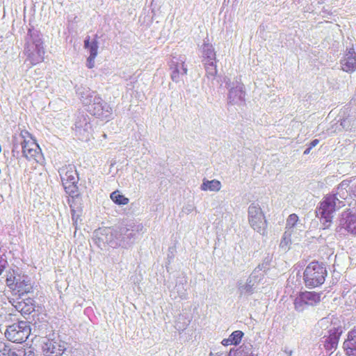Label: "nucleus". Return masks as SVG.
<instances>
[{
	"label": "nucleus",
	"instance_id": "1",
	"mask_svg": "<svg viewBox=\"0 0 356 356\" xmlns=\"http://www.w3.org/2000/svg\"><path fill=\"white\" fill-rule=\"evenodd\" d=\"M327 276L326 267L323 263L311 262L305 268L303 280L307 288L313 289L322 285Z\"/></svg>",
	"mask_w": 356,
	"mask_h": 356
},
{
	"label": "nucleus",
	"instance_id": "2",
	"mask_svg": "<svg viewBox=\"0 0 356 356\" xmlns=\"http://www.w3.org/2000/svg\"><path fill=\"white\" fill-rule=\"evenodd\" d=\"M59 174L65 192L72 197L76 195L78 177L75 166L72 164L63 166Z\"/></svg>",
	"mask_w": 356,
	"mask_h": 356
},
{
	"label": "nucleus",
	"instance_id": "3",
	"mask_svg": "<svg viewBox=\"0 0 356 356\" xmlns=\"http://www.w3.org/2000/svg\"><path fill=\"white\" fill-rule=\"evenodd\" d=\"M31 330L29 323L22 321L7 326L5 336L10 341L20 343L28 339Z\"/></svg>",
	"mask_w": 356,
	"mask_h": 356
},
{
	"label": "nucleus",
	"instance_id": "4",
	"mask_svg": "<svg viewBox=\"0 0 356 356\" xmlns=\"http://www.w3.org/2000/svg\"><path fill=\"white\" fill-rule=\"evenodd\" d=\"M22 154L29 160H35L40 152V147L32 135L26 129L19 134Z\"/></svg>",
	"mask_w": 356,
	"mask_h": 356
},
{
	"label": "nucleus",
	"instance_id": "5",
	"mask_svg": "<svg viewBox=\"0 0 356 356\" xmlns=\"http://www.w3.org/2000/svg\"><path fill=\"white\" fill-rule=\"evenodd\" d=\"M337 202L340 203L336 195L334 194L327 195L321 202L318 213L326 222H331L333 217L332 214L337 209Z\"/></svg>",
	"mask_w": 356,
	"mask_h": 356
},
{
	"label": "nucleus",
	"instance_id": "6",
	"mask_svg": "<svg viewBox=\"0 0 356 356\" xmlns=\"http://www.w3.org/2000/svg\"><path fill=\"white\" fill-rule=\"evenodd\" d=\"M67 344L62 341L47 340L42 345L44 356H63L66 354Z\"/></svg>",
	"mask_w": 356,
	"mask_h": 356
},
{
	"label": "nucleus",
	"instance_id": "7",
	"mask_svg": "<svg viewBox=\"0 0 356 356\" xmlns=\"http://www.w3.org/2000/svg\"><path fill=\"white\" fill-rule=\"evenodd\" d=\"M21 299V300H18V299L13 300L12 305L26 318V315H30L35 312V300L31 298Z\"/></svg>",
	"mask_w": 356,
	"mask_h": 356
},
{
	"label": "nucleus",
	"instance_id": "8",
	"mask_svg": "<svg viewBox=\"0 0 356 356\" xmlns=\"http://www.w3.org/2000/svg\"><path fill=\"white\" fill-rule=\"evenodd\" d=\"M13 290L17 291L19 294L18 299H21L22 296L32 292L33 286L31 279L26 275L18 276Z\"/></svg>",
	"mask_w": 356,
	"mask_h": 356
},
{
	"label": "nucleus",
	"instance_id": "9",
	"mask_svg": "<svg viewBox=\"0 0 356 356\" xmlns=\"http://www.w3.org/2000/svg\"><path fill=\"white\" fill-rule=\"evenodd\" d=\"M341 333L342 330L340 327H334L330 330V334L324 341V347L326 350L332 353L336 350Z\"/></svg>",
	"mask_w": 356,
	"mask_h": 356
},
{
	"label": "nucleus",
	"instance_id": "10",
	"mask_svg": "<svg viewBox=\"0 0 356 356\" xmlns=\"http://www.w3.org/2000/svg\"><path fill=\"white\" fill-rule=\"evenodd\" d=\"M343 348L348 356H356V326L350 330L347 339L343 343Z\"/></svg>",
	"mask_w": 356,
	"mask_h": 356
},
{
	"label": "nucleus",
	"instance_id": "11",
	"mask_svg": "<svg viewBox=\"0 0 356 356\" xmlns=\"http://www.w3.org/2000/svg\"><path fill=\"white\" fill-rule=\"evenodd\" d=\"M186 284L187 280L185 277H178L175 287L170 291V297L172 299L177 298L186 299L187 298Z\"/></svg>",
	"mask_w": 356,
	"mask_h": 356
},
{
	"label": "nucleus",
	"instance_id": "12",
	"mask_svg": "<svg viewBox=\"0 0 356 356\" xmlns=\"http://www.w3.org/2000/svg\"><path fill=\"white\" fill-rule=\"evenodd\" d=\"M341 65L342 70L346 72H353L356 70V53L353 48L348 50Z\"/></svg>",
	"mask_w": 356,
	"mask_h": 356
},
{
	"label": "nucleus",
	"instance_id": "13",
	"mask_svg": "<svg viewBox=\"0 0 356 356\" xmlns=\"http://www.w3.org/2000/svg\"><path fill=\"white\" fill-rule=\"evenodd\" d=\"M204 61L206 69L208 70L210 67L216 69V52L211 45L207 44L204 49Z\"/></svg>",
	"mask_w": 356,
	"mask_h": 356
},
{
	"label": "nucleus",
	"instance_id": "14",
	"mask_svg": "<svg viewBox=\"0 0 356 356\" xmlns=\"http://www.w3.org/2000/svg\"><path fill=\"white\" fill-rule=\"evenodd\" d=\"M238 291L239 293L240 297L241 296H249L254 293L256 284L252 282H250V280L248 278L245 283H243L242 282H238Z\"/></svg>",
	"mask_w": 356,
	"mask_h": 356
},
{
	"label": "nucleus",
	"instance_id": "15",
	"mask_svg": "<svg viewBox=\"0 0 356 356\" xmlns=\"http://www.w3.org/2000/svg\"><path fill=\"white\" fill-rule=\"evenodd\" d=\"M296 225V224H291L289 227H286L287 230L283 234L280 243V248L284 252H286L290 249V245L291 243V236Z\"/></svg>",
	"mask_w": 356,
	"mask_h": 356
},
{
	"label": "nucleus",
	"instance_id": "16",
	"mask_svg": "<svg viewBox=\"0 0 356 356\" xmlns=\"http://www.w3.org/2000/svg\"><path fill=\"white\" fill-rule=\"evenodd\" d=\"M308 306H314L321 301V295L315 291H304L300 293Z\"/></svg>",
	"mask_w": 356,
	"mask_h": 356
},
{
	"label": "nucleus",
	"instance_id": "17",
	"mask_svg": "<svg viewBox=\"0 0 356 356\" xmlns=\"http://www.w3.org/2000/svg\"><path fill=\"white\" fill-rule=\"evenodd\" d=\"M44 50L42 47L36 45V55L31 54L29 55V59L31 65H35L44 60Z\"/></svg>",
	"mask_w": 356,
	"mask_h": 356
},
{
	"label": "nucleus",
	"instance_id": "18",
	"mask_svg": "<svg viewBox=\"0 0 356 356\" xmlns=\"http://www.w3.org/2000/svg\"><path fill=\"white\" fill-rule=\"evenodd\" d=\"M249 221L251 222H257L262 220V214L260 208L256 206H250L248 210Z\"/></svg>",
	"mask_w": 356,
	"mask_h": 356
},
{
	"label": "nucleus",
	"instance_id": "19",
	"mask_svg": "<svg viewBox=\"0 0 356 356\" xmlns=\"http://www.w3.org/2000/svg\"><path fill=\"white\" fill-rule=\"evenodd\" d=\"M110 197L115 204L118 205H126L129 202V198L120 194L118 191L113 192L111 194Z\"/></svg>",
	"mask_w": 356,
	"mask_h": 356
},
{
	"label": "nucleus",
	"instance_id": "20",
	"mask_svg": "<svg viewBox=\"0 0 356 356\" xmlns=\"http://www.w3.org/2000/svg\"><path fill=\"white\" fill-rule=\"evenodd\" d=\"M84 47L89 49L90 56L97 57L98 54V42L96 40L90 42V37H87L84 40Z\"/></svg>",
	"mask_w": 356,
	"mask_h": 356
},
{
	"label": "nucleus",
	"instance_id": "21",
	"mask_svg": "<svg viewBox=\"0 0 356 356\" xmlns=\"http://www.w3.org/2000/svg\"><path fill=\"white\" fill-rule=\"evenodd\" d=\"M221 184L219 181L213 179L211 181H204L201 188L203 191H218L220 189Z\"/></svg>",
	"mask_w": 356,
	"mask_h": 356
},
{
	"label": "nucleus",
	"instance_id": "22",
	"mask_svg": "<svg viewBox=\"0 0 356 356\" xmlns=\"http://www.w3.org/2000/svg\"><path fill=\"white\" fill-rule=\"evenodd\" d=\"M244 334L241 330H236L233 332L229 337V341H231L233 345H238L241 343V339Z\"/></svg>",
	"mask_w": 356,
	"mask_h": 356
},
{
	"label": "nucleus",
	"instance_id": "23",
	"mask_svg": "<svg viewBox=\"0 0 356 356\" xmlns=\"http://www.w3.org/2000/svg\"><path fill=\"white\" fill-rule=\"evenodd\" d=\"M294 305L296 310L298 312H302L307 308V307H308L306 302L303 300L300 294H299V296L295 299Z\"/></svg>",
	"mask_w": 356,
	"mask_h": 356
},
{
	"label": "nucleus",
	"instance_id": "24",
	"mask_svg": "<svg viewBox=\"0 0 356 356\" xmlns=\"http://www.w3.org/2000/svg\"><path fill=\"white\" fill-rule=\"evenodd\" d=\"M264 277V273L262 272H257V270H254L252 273L249 276L248 279L250 282H252L256 285L259 283Z\"/></svg>",
	"mask_w": 356,
	"mask_h": 356
},
{
	"label": "nucleus",
	"instance_id": "25",
	"mask_svg": "<svg viewBox=\"0 0 356 356\" xmlns=\"http://www.w3.org/2000/svg\"><path fill=\"white\" fill-rule=\"evenodd\" d=\"M243 92L241 89L232 88L229 92V103L233 104L235 102V97L238 95V98L241 99Z\"/></svg>",
	"mask_w": 356,
	"mask_h": 356
},
{
	"label": "nucleus",
	"instance_id": "26",
	"mask_svg": "<svg viewBox=\"0 0 356 356\" xmlns=\"http://www.w3.org/2000/svg\"><path fill=\"white\" fill-rule=\"evenodd\" d=\"M342 217L346 220V222H354L356 220V216L349 209L343 213Z\"/></svg>",
	"mask_w": 356,
	"mask_h": 356
},
{
	"label": "nucleus",
	"instance_id": "27",
	"mask_svg": "<svg viewBox=\"0 0 356 356\" xmlns=\"http://www.w3.org/2000/svg\"><path fill=\"white\" fill-rule=\"evenodd\" d=\"M341 228L345 229L353 235H356V224H342Z\"/></svg>",
	"mask_w": 356,
	"mask_h": 356
},
{
	"label": "nucleus",
	"instance_id": "28",
	"mask_svg": "<svg viewBox=\"0 0 356 356\" xmlns=\"http://www.w3.org/2000/svg\"><path fill=\"white\" fill-rule=\"evenodd\" d=\"M250 225L254 230L257 231L261 234H264V232H265L264 225H266V224H250Z\"/></svg>",
	"mask_w": 356,
	"mask_h": 356
},
{
	"label": "nucleus",
	"instance_id": "29",
	"mask_svg": "<svg viewBox=\"0 0 356 356\" xmlns=\"http://www.w3.org/2000/svg\"><path fill=\"white\" fill-rule=\"evenodd\" d=\"M268 264L267 263H262L261 264H259L255 268L254 270H257V272H262V273H265L268 269Z\"/></svg>",
	"mask_w": 356,
	"mask_h": 356
},
{
	"label": "nucleus",
	"instance_id": "30",
	"mask_svg": "<svg viewBox=\"0 0 356 356\" xmlns=\"http://www.w3.org/2000/svg\"><path fill=\"white\" fill-rule=\"evenodd\" d=\"M16 279H17V277H7L6 279V284L8 285V286L10 289H14L15 287V284L16 282Z\"/></svg>",
	"mask_w": 356,
	"mask_h": 356
},
{
	"label": "nucleus",
	"instance_id": "31",
	"mask_svg": "<svg viewBox=\"0 0 356 356\" xmlns=\"http://www.w3.org/2000/svg\"><path fill=\"white\" fill-rule=\"evenodd\" d=\"M95 56H89L87 58V67L90 69H92L95 67Z\"/></svg>",
	"mask_w": 356,
	"mask_h": 356
},
{
	"label": "nucleus",
	"instance_id": "32",
	"mask_svg": "<svg viewBox=\"0 0 356 356\" xmlns=\"http://www.w3.org/2000/svg\"><path fill=\"white\" fill-rule=\"evenodd\" d=\"M171 78H172V81H179V70H178L177 67H175V69L172 71V74H171Z\"/></svg>",
	"mask_w": 356,
	"mask_h": 356
},
{
	"label": "nucleus",
	"instance_id": "33",
	"mask_svg": "<svg viewBox=\"0 0 356 356\" xmlns=\"http://www.w3.org/2000/svg\"><path fill=\"white\" fill-rule=\"evenodd\" d=\"M72 220L74 221H75V222H76L79 220H81V219L79 218V216H80V213H81V211H77V215L76 216V211L74 209L72 210Z\"/></svg>",
	"mask_w": 356,
	"mask_h": 356
},
{
	"label": "nucleus",
	"instance_id": "34",
	"mask_svg": "<svg viewBox=\"0 0 356 356\" xmlns=\"http://www.w3.org/2000/svg\"><path fill=\"white\" fill-rule=\"evenodd\" d=\"M298 220V217L297 215L296 214H291L288 219H287V222H297Z\"/></svg>",
	"mask_w": 356,
	"mask_h": 356
},
{
	"label": "nucleus",
	"instance_id": "35",
	"mask_svg": "<svg viewBox=\"0 0 356 356\" xmlns=\"http://www.w3.org/2000/svg\"><path fill=\"white\" fill-rule=\"evenodd\" d=\"M319 143V140L314 139L309 143L310 148L314 147L316 145H317Z\"/></svg>",
	"mask_w": 356,
	"mask_h": 356
},
{
	"label": "nucleus",
	"instance_id": "36",
	"mask_svg": "<svg viewBox=\"0 0 356 356\" xmlns=\"http://www.w3.org/2000/svg\"><path fill=\"white\" fill-rule=\"evenodd\" d=\"M222 344L223 346H228V345L232 344V343H231V341H229V338H228V339H223L222 341Z\"/></svg>",
	"mask_w": 356,
	"mask_h": 356
},
{
	"label": "nucleus",
	"instance_id": "37",
	"mask_svg": "<svg viewBox=\"0 0 356 356\" xmlns=\"http://www.w3.org/2000/svg\"><path fill=\"white\" fill-rule=\"evenodd\" d=\"M312 149V148H310V147L309 146V147H308V148H307V149L305 150V152H304V154H308L310 152V151H311V149Z\"/></svg>",
	"mask_w": 356,
	"mask_h": 356
},
{
	"label": "nucleus",
	"instance_id": "38",
	"mask_svg": "<svg viewBox=\"0 0 356 356\" xmlns=\"http://www.w3.org/2000/svg\"><path fill=\"white\" fill-rule=\"evenodd\" d=\"M183 71H184V74H186L187 73V69L186 68H183Z\"/></svg>",
	"mask_w": 356,
	"mask_h": 356
},
{
	"label": "nucleus",
	"instance_id": "39",
	"mask_svg": "<svg viewBox=\"0 0 356 356\" xmlns=\"http://www.w3.org/2000/svg\"><path fill=\"white\" fill-rule=\"evenodd\" d=\"M288 354H289V355H291V354H292V351H291V350H290L289 352H288Z\"/></svg>",
	"mask_w": 356,
	"mask_h": 356
},
{
	"label": "nucleus",
	"instance_id": "40",
	"mask_svg": "<svg viewBox=\"0 0 356 356\" xmlns=\"http://www.w3.org/2000/svg\"><path fill=\"white\" fill-rule=\"evenodd\" d=\"M248 356H257V355H254V354H253V353H251V354H250V355H248Z\"/></svg>",
	"mask_w": 356,
	"mask_h": 356
},
{
	"label": "nucleus",
	"instance_id": "41",
	"mask_svg": "<svg viewBox=\"0 0 356 356\" xmlns=\"http://www.w3.org/2000/svg\"><path fill=\"white\" fill-rule=\"evenodd\" d=\"M33 326H34L35 327H36V323H35L33 324Z\"/></svg>",
	"mask_w": 356,
	"mask_h": 356
},
{
	"label": "nucleus",
	"instance_id": "42",
	"mask_svg": "<svg viewBox=\"0 0 356 356\" xmlns=\"http://www.w3.org/2000/svg\"><path fill=\"white\" fill-rule=\"evenodd\" d=\"M32 355V353H31L28 356H31Z\"/></svg>",
	"mask_w": 356,
	"mask_h": 356
}]
</instances>
